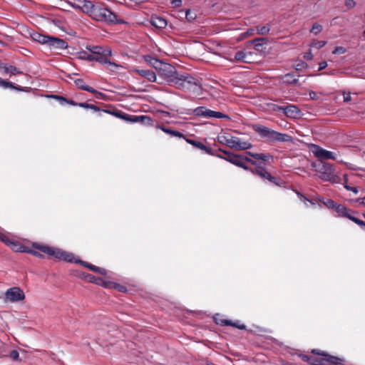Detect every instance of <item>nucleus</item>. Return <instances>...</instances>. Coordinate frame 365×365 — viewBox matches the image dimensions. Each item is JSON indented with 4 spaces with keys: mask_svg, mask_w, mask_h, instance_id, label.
Returning <instances> with one entry per match:
<instances>
[{
    "mask_svg": "<svg viewBox=\"0 0 365 365\" xmlns=\"http://www.w3.org/2000/svg\"><path fill=\"white\" fill-rule=\"evenodd\" d=\"M83 6L87 9L90 16L96 21H100L103 16V12H106V7L98 4H93L91 1H85Z\"/></svg>",
    "mask_w": 365,
    "mask_h": 365,
    "instance_id": "obj_13",
    "label": "nucleus"
},
{
    "mask_svg": "<svg viewBox=\"0 0 365 365\" xmlns=\"http://www.w3.org/2000/svg\"><path fill=\"white\" fill-rule=\"evenodd\" d=\"M302 146L303 147L301 148L302 150H304V148H308L309 149V150L308 151V154L311 155L310 151H312L316 157L320 159L319 160H322L324 159L336 160L334 153L333 152L324 150L314 144L302 143Z\"/></svg>",
    "mask_w": 365,
    "mask_h": 365,
    "instance_id": "obj_10",
    "label": "nucleus"
},
{
    "mask_svg": "<svg viewBox=\"0 0 365 365\" xmlns=\"http://www.w3.org/2000/svg\"><path fill=\"white\" fill-rule=\"evenodd\" d=\"M245 162H246V161H244V162L242 163V166H240V168H243L244 170H248V171H250V172H251V170H254V168H251L248 167L247 165H246Z\"/></svg>",
    "mask_w": 365,
    "mask_h": 365,
    "instance_id": "obj_55",
    "label": "nucleus"
},
{
    "mask_svg": "<svg viewBox=\"0 0 365 365\" xmlns=\"http://www.w3.org/2000/svg\"><path fill=\"white\" fill-rule=\"evenodd\" d=\"M249 43L250 44H252V46H263L264 44H267V39L265 38H255L254 40L249 41Z\"/></svg>",
    "mask_w": 365,
    "mask_h": 365,
    "instance_id": "obj_34",
    "label": "nucleus"
},
{
    "mask_svg": "<svg viewBox=\"0 0 365 365\" xmlns=\"http://www.w3.org/2000/svg\"><path fill=\"white\" fill-rule=\"evenodd\" d=\"M356 202H359L361 205H363L365 206V197H360L356 200Z\"/></svg>",
    "mask_w": 365,
    "mask_h": 365,
    "instance_id": "obj_58",
    "label": "nucleus"
},
{
    "mask_svg": "<svg viewBox=\"0 0 365 365\" xmlns=\"http://www.w3.org/2000/svg\"><path fill=\"white\" fill-rule=\"evenodd\" d=\"M322 202L326 207L333 209L334 210L337 205V203L331 199H326L325 200L322 201Z\"/></svg>",
    "mask_w": 365,
    "mask_h": 365,
    "instance_id": "obj_37",
    "label": "nucleus"
},
{
    "mask_svg": "<svg viewBox=\"0 0 365 365\" xmlns=\"http://www.w3.org/2000/svg\"><path fill=\"white\" fill-rule=\"evenodd\" d=\"M103 111L128 123H140L142 124H151L152 123L151 118L148 115H132L119 110H104Z\"/></svg>",
    "mask_w": 365,
    "mask_h": 365,
    "instance_id": "obj_6",
    "label": "nucleus"
},
{
    "mask_svg": "<svg viewBox=\"0 0 365 365\" xmlns=\"http://www.w3.org/2000/svg\"><path fill=\"white\" fill-rule=\"evenodd\" d=\"M0 87L3 88H14V85L9 82V81H6L4 79H2L1 78H0Z\"/></svg>",
    "mask_w": 365,
    "mask_h": 365,
    "instance_id": "obj_38",
    "label": "nucleus"
},
{
    "mask_svg": "<svg viewBox=\"0 0 365 365\" xmlns=\"http://www.w3.org/2000/svg\"><path fill=\"white\" fill-rule=\"evenodd\" d=\"M219 151L222 152L224 154L226 155V156L224 157V156L220 155H216V156H217V157H219L220 158H222V159L230 162V163H232V162L234 160V158L237 155L236 154H234V153H230L229 151H226V150H222L221 148L219 149Z\"/></svg>",
    "mask_w": 365,
    "mask_h": 365,
    "instance_id": "obj_29",
    "label": "nucleus"
},
{
    "mask_svg": "<svg viewBox=\"0 0 365 365\" xmlns=\"http://www.w3.org/2000/svg\"><path fill=\"white\" fill-rule=\"evenodd\" d=\"M90 105L91 104H89L88 103H79L78 104V106H79L81 108H89L91 107Z\"/></svg>",
    "mask_w": 365,
    "mask_h": 365,
    "instance_id": "obj_54",
    "label": "nucleus"
},
{
    "mask_svg": "<svg viewBox=\"0 0 365 365\" xmlns=\"http://www.w3.org/2000/svg\"><path fill=\"white\" fill-rule=\"evenodd\" d=\"M351 101V93H349L346 95L344 94V102H349Z\"/></svg>",
    "mask_w": 365,
    "mask_h": 365,
    "instance_id": "obj_53",
    "label": "nucleus"
},
{
    "mask_svg": "<svg viewBox=\"0 0 365 365\" xmlns=\"http://www.w3.org/2000/svg\"><path fill=\"white\" fill-rule=\"evenodd\" d=\"M297 195H298V200L303 202L306 206L309 205L308 203H309L311 205H315V203L312 200L307 198L304 195L301 194L299 192H298Z\"/></svg>",
    "mask_w": 365,
    "mask_h": 365,
    "instance_id": "obj_35",
    "label": "nucleus"
},
{
    "mask_svg": "<svg viewBox=\"0 0 365 365\" xmlns=\"http://www.w3.org/2000/svg\"><path fill=\"white\" fill-rule=\"evenodd\" d=\"M9 247L14 250V252H26L28 251L27 247L24 246L20 242L12 239L10 244H9Z\"/></svg>",
    "mask_w": 365,
    "mask_h": 365,
    "instance_id": "obj_24",
    "label": "nucleus"
},
{
    "mask_svg": "<svg viewBox=\"0 0 365 365\" xmlns=\"http://www.w3.org/2000/svg\"><path fill=\"white\" fill-rule=\"evenodd\" d=\"M284 113L290 118H296L297 107L295 106H289L284 108Z\"/></svg>",
    "mask_w": 365,
    "mask_h": 365,
    "instance_id": "obj_32",
    "label": "nucleus"
},
{
    "mask_svg": "<svg viewBox=\"0 0 365 365\" xmlns=\"http://www.w3.org/2000/svg\"><path fill=\"white\" fill-rule=\"evenodd\" d=\"M76 262L81 264L82 265H83L84 267L88 268L90 270H91V271H93L94 272H97V273H99V274H103V275L107 274V271L104 268L96 267V265H93L92 264H90L88 262H83V261H81V260L76 261Z\"/></svg>",
    "mask_w": 365,
    "mask_h": 365,
    "instance_id": "obj_22",
    "label": "nucleus"
},
{
    "mask_svg": "<svg viewBox=\"0 0 365 365\" xmlns=\"http://www.w3.org/2000/svg\"><path fill=\"white\" fill-rule=\"evenodd\" d=\"M312 353L315 356L300 354L298 356L312 365H346L344 359L332 356L326 351L313 349Z\"/></svg>",
    "mask_w": 365,
    "mask_h": 365,
    "instance_id": "obj_2",
    "label": "nucleus"
},
{
    "mask_svg": "<svg viewBox=\"0 0 365 365\" xmlns=\"http://www.w3.org/2000/svg\"><path fill=\"white\" fill-rule=\"evenodd\" d=\"M26 253H30L38 257H43V256L38 251L31 250L30 248H28V251L26 252Z\"/></svg>",
    "mask_w": 365,
    "mask_h": 365,
    "instance_id": "obj_45",
    "label": "nucleus"
},
{
    "mask_svg": "<svg viewBox=\"0 0 365 365\" xmlns=\"http://www.w3.org/2000/svg\"><path fill=\"white\" fill-rule=\"evenodd\" d=\"M194 147L196 148H198L201 150H203L205 153H206L209 155H215L211 148L206 146L205 145H204L203 143H202L199 141L195 142Z\"/></svg>",
    "mask_w": 365,
    "mask_h": 365,
    "instance_id": "obj_30",
    "label": "nucleus"
},
{
    "mask_svg": "<svg viewBox=\"0 0 365 365\" xmlns=\"http://www.w3.org/2000/svg\"><path fill=\"white\" fill-rule=\"evenodd\" d=\"M9 356H10L11 359H12L14 361H18L19 360V351L17 350H12L10 352Z\"/></svg>",
    "mask_w": 365,
    "mask_h": 365,
    "instance_id": "obj_42",
    "label": "nucleus"
},
{
    "mask_svg": "<svg viewBox=\"0 0 365 365\" xmlns=\"http://www.w3.org/2000/svg\"><path fill=\"white\" fill-rule=\"evenodd\" d=\"M355 2L354 0H346L345 2V5L349 8H352L355 6Z\"/></svg>",
    "mask_w": 365,
    "mask_h": 365,
    "instance_id": "obj_50",
    "label": "nucleus"
},
{
    "mask_svg": "<svg viewBox=\"0 0 365 365\" xmlns=\"http://www.w3.org/2000/svg\"><path fill=\"white\" fill-rule=\"evenodd\" d=\"M217 141L220 144L226 145L230 148L238 150H245L252 148V143L247 141H242L237 137H228L225 135H221L217 136Z\"/></svg>",
    "mask_w": 365,
    "mask_h": 365,
    "instance_id": "obj_5",
    "label": "nucleus"
},
{
    "mask_svg": "<svg viewBox=\"0 0 365 365\" xmlns=\"http://www.w3.org/2000/svg\"><path fill=\"white\" fill-rule=\"evenodd\" d=\"M346 51L345 47H336L335 49L332 51L333 54H341L344 53Z\"/></svg>",
    "mask_w": 365,
    "mask_h": 365,
    "instance_id": "obj_43",
    "label": "nucleus"
},
{
    "mask_svg": "<svg viewBox=\"0 0 365 365\" xmlns=\"http://www.w3.org/2000/svg\"><path fill=\"white\" fill-rule=\"evenodd\" d=\"M218 324H220L222 326H232L238 328L239 329H245L246 328V326L245 324L240 325L235 322H232L231 321L227 319H222Z\"/></svg>",
    "mask_w": 365,
    "mask_h": 365,
    "instance_id": "obj_31",
    "label": "nucleus"
},
{
    "mask_svg": "<svg viewBox=\"0 0 365 365\" xmlns=\"http://www.w3.org/2000/svg\"><path fill=\"white\" fill-rule=\"evenodd\" d=\"M184 139L186 140V142L187 143L192 145V146H194V145H195V143L196 142V140H192V139H190V138H187L186 137Z\"/></svg>",
    "mask_w": 365,
    "mask_h": 365,
    "instance_id": "obj_59",
    "label": "nucleus"
},
{
    "mask_svg": "<svg viewBox=\"0 0 365 365\" xmlns=\"http://www.w3.org/2000/svg\"><path fill=\"white\" fill-rule=\"evenodd\" d=\"M344 187L347 190H351L352 192H354V193L357 194L358 193V189L357 187H351L348 185H344Z\"/></svg>",
    "mask_w": 365,
    "mask_h": 365,
    "instance_id": "obj_49",
    "label": "nucleus"
},
{
    "mask_svg": "<svg viewBox=\"0 0 365 365\" xmlns=\"http://www.w3.org/2000/svg\"><path fill=\"white\" fill-rule=\"evenodd\" d=\"M159 128H160L164 133L173 136V137H177L180 138H185V136L180 132L178 130H175L173 129H170L169 128H166L163 125H159Z\"/></svg>",
    "mask_w": 365,
    "mask_h": 365,
    "instance_id": "obj_27",
    "label": "nucleus"
},
{
    "mask_svg": "<svg viewBox=\"0 0 365 365\" xmlns=\"http://www.w3.org/2000/svg\"><path fill=\"white\" fill-rule=\"evenodd\" d=\"M246 154L256 160H260L262 161H269L273 159V156L269 153H256L252 152H247Z\"/></svg>",
    "mask_w": 365,
    "mask_h": 365,
    "instance_id": "obj_26",
    "label": "nucleus"
},
{
    "mask_svg": "<svg viewBox=\"0 0 365 365\" xmlns=\"http://www.w3.org/2000/svg\"><path fill=\"white\" fill-rule=\"evenodd\" d=\"M30 36L34 41L41 44H46L47 46H68L63 39L43 35L38 32H32Z\"/></svg>",
    "mask_w": 365,
    "mask_h": 365,
    "instance_id": "obj_8",
    "label": "nucleus"
},
{
    "mask_svg": "<svg viewBox=\"0 0 365 365\" xmlns=\"http://www.w3.org/2000/svg\"><path fill=\"white\" fill-rule=\"evenodd\" d=\"M248 48L249 47H247L243 51H237L235 53V58L244 63H250L254 62L257 54L255 52L249 51Z\"/></svg>",
    "mask_w": 365,
    "mask_h": 365,
    "instance_id": "obj_16",
    "label": "nucleus"
},
{
    "mask_svg": "<svg viewBox=\"0 0 365 365\" xmlns=\"http://www.w3.org/2000/svg\"><path fill=\"white\" fill-rule=\"evenodd\" d=\"M11 89H14L19 91H25V89L21 86H14V88H11Z\"/></svg>",
    "mask_w": 365,
    "mask_h": 365,
    "instance_id": "obj_62",
    "label": "nucleus"
},
{
    "mask_svg": "<svg viewBox=\"0 0 365 365\" xmlns=\"http://www.w3.org/2000/svg\"><path fill=\"white\" fill-rule=\"evenodd\" d=\"M135 73L140 76L148 79L150 82H155L157 77L155 73L152 70L148 69H136Z\"/></svg>",
    "mask_w": 365,
    "mask_h": 365,
    "instance_id": "obj_18",
    "label": "nucleus"
},
{
    "mask_svg": "<svg viewBox=\"0 0 365 365\" xmlns=\"http://www.w3.org/2000/svg\"><path fill=\"white\" fill-rule=\"evenodd\" d=\"M175 85L180 89L190 91L194 90L195 87L198 86L199 81L197 78L189 74L180 73Z\"/></svg>",
    "mask_w": 365,
    "mask_h": 365,
    "instance_id": "obj_9",
    "label": "nucleus"
},
{
    "mask_svg": "<svg viewBox=\"0 0 365 365\" xmlns=\"http://www.w3.org/2000/svg\"><path fill=\"white\" fill-rule=\"evenodd\" d=\"M74 83L76 84V86L81 90H83V91H88V92H90L91 93H93V94H99V95H102L101 93L97 91L96 90H95L93 88L86 85L84 82V81L81 78H78V79H76L74 81Z\"/></svg>",
    "mask_w": 365,
    "mask_h": 365,
    "instance_id": "obj_20",
    "label": "nucleus"
},
{
    "mask_svg": "<svg viewBox=\"0 0 365 365\" xmlns=\"http://www.w3.org/2000/svg\"><path fill=\"white\" fill-rule=\"evenodd\" d=\"M343 180H344V185H346L347 182H348V175L346 174L343 175Z\"/></svg>",
    "mask_w": 365,
    "mask_h": 365,
    "instance_id": "obj_64",
    "label": "nucleus"
},
{
    "mask_svg": "<svg viewBox=\"0 0 365 365\" xmlns=\"http://www.w3.org/2000/svg\"><path fill=\"white\" fill-rule=\"evenodd\" d=\"M309 96H310V98H311L312 99H316V98H317V93H316L315 92H314V91H311V92L309 93Z\"/></svg>",
    "mask_w": 365,
    "mask_h": 365,
    "instance_id": "obj_61",
    "label": "nucleus"
},
{
    "mask_svg": "<svg viewBox=\"0 0 365 365\" xmlns=\"http://www.w3.org/2000/svg\"><path fill=\"white\" fill-rule=\"evenodd\" d=\"M253 130L262 138L270 142H286L289 139L287 134H282L262 125H253Z\"/></svg>",
    "mask_w": 365,
    "mask_h": 365,
    "instance_id": "obj_4",
    "label": "nucleus"
},
{
    "mask_svg": "<svg viewBox=\"0 0 365 365\" xmlns=\"http://www.w3.org/2000/svg\"><path fill=\"white\" fill-rule=\"evenodd\" d=\"M283 81L287 83H293L297 81V79L292 74H287L283 78Z\"/></svg>",
    "mask_w": 365,
    "mask_h": 365,
    "instance_id": "obj_40",
    "label": "nucleus"
},
{
    "mask_svg": "<svg viewBox=\"0 0 365 365\" xmlns=\"http://www.w3.org/2000/svg\"><path fill=\"white\" fill-rule=\"evenodd\" d=\"M90 106H91V107L89 108V109H91V110H93L94 111H96V112L97 111H100V108L98 106H95L93 104H91Z\"/></svg>",
    "mask_w": 365,
    "mask_h": 365,
    "instance_id": "obj_60",
    "label": "nucleus"
},
{
    "mask_svg": "<svg viewBox=\"0 0 365 365\" xmlns=\"http://www.w3.org/2000/svg\"><path fill=\"white\" fill-rule=\"evenodd\" d=\"M313 56L311 52H307L304 53V58L307 60H311Z\"/></svg>",
    "mask_w": 365,
    "mask_h": 365,
    "instance_id": "obj_56",
    "label": "nucleus"
},
{
    "mask_svg": "<svg viewBox=\"0 0 365 365\" xmlns=\"http://www.w3.org/2000/svg\"><path fill=\"white\" fill-rule=\"evenodd\" d=\"M244 161L250 163L252 165H256L257 164V161L256 160H254L248 158L247 156L242 155H237L235 156V158H234V160H233L232 164H233V165H235L236 166L240 167V166H242V163Z\"/></svg>",
    "mask_w": 365,
    "mask_h": 365,
    "instance_id": "obj_23",
    "label": "nucleus"
},
{
    "mask_svg": "<svg viewBox=\"0 0 365 365\" xmlns=\"http://www.w3.org/2000/svg\"><path fill=\"white\" fill-rule=\"evenodd\" d=\"M172 4L174 5V6L179 7L182 4V0H173Z\"/></svg>",
    "mask_w": 365,
    "mask_h": 365,
    "instance_id": "obj_52",
    "label": "nucleus"
},
{
    "mask_svg": "<svg viewBox=\"0 0 365 365\" xmlns=\"http://www.w3.org/2000/svg\"><path fill=\"white\" fill-rule=\"evenodd\" d=\"M254 29H249L246 32H244L242 33L241 35H240V38H247V36L252 35L253 33H254Z\"/></svg>",
    "mask_w": 365,
    "mask_h": 365,
    "instance_id": "obj_47",
    "label": "nucleus"
},
{
    "mask_svg": "<svg viewBox=\"0 0 365 365\" xmlns=\"http://www.w3.org/2000/svg\"><path fill=\"white\" fill-rule=\"evenodd\" d=\"M334 211L338 214L339 216L346 217L354 222V220H357V217H355L354 215H357L358 212L351 210L344 205L337 204Z\"/></svg>",
    "mask_w": 365,
    "mask_h": 365,
    "instance_id": "obj_15",
    "label": "nucleus"
},
{
    "mask_svg": "<svg viewBox=\"0 0 365 365\" xmlns=\"http://www.w3.org/2000/svg\"><path fill=\"white\" fill-rule=\"evenodd\" d=\"M59 50H66L68 47H54ZM73 51H76L78 58L89 61H96L101 63H111L109 58L112 55V51L110 47H86L88 52L81 51V47H70Z\"/></svg>",
    "mask_w": 365,
    "mask_h": 365,
    "instance_id": "obj_1",
    "label": "nucleus"
},
{
    "mask_svg": "<svg viewBox=\"0 0 365 365\" xmlns=\"http://www.w3.org/2000/svg\"><path fill=\"white\" fill-rule=\"evenodd\" d=\"M53 98L57 99L61 105H63V103H66V101H68V99L61 96L54 95Z\"/></svg>",
    "mask_w": 365,
    "mask_h": 365,
    "instance_id": "obj_44",
    "label": "nucleus"
},
{
    "mask_svg": "<svg viewBox=\"0 0 365 365\" xmlns=\"http://www.w3.org/2000/svg\"><path fill=\"white\" fill-rule=\"evenodd\" d=\"M151 24L156 28L164 29L167 26V21L163 17L153 16L151 17Z\"/></svg>",
    "mask_w": 365,
    "mask_h": 365,
    "instance_id": "obj_25",
    "label": "nucleus"
},
{
    "mask_svg": "<svg viewBox=\"0 0 365 365\" xmlns=\"http://www.w3.org/2000/svg\"><path fill=\"white\" fill-rule=\"evenodd\" d=\"M255 168L254 170H251V173L254 175L259 176L264 180H269L271 183L274 185H278L277 178L272 176L265 168L264 163H258L257 161V164L254 165Z\"/></svg>",
    "mask_w": 365,
    "mask_h": 365,
    "instance_id": "obj_11",
    "label": "nucleus"
},
{
    "mask_svg": "<svg viewBox=\"0 0 365 365\" xmlns=\"http://www.w3.org/2000/svg\"><path fill=\"white\" fill-rule=\"evenodd\" d=\"M66 103L69 104V105H71V106H78V104L79 103H76L75 101H73V100H68L66 101Z\"/></svg>",
    "mask_w": 365,
    "mask_h": 365,
    "instance_id": "obj_57",
    "label": "nucleus"
},
{
    "mask_svg": "<svg viewBox=\"0 0 365 365\" xmlns=\"http://www.w3.org/2000/svg\"><path fill=\"white\" fill-rule=\"evenodd\" d=\"M105 11L106 12H103V16H102L99 21H105L107 23H123V21H118L117 19L116 14L112 12L106 7L105 8Z\"/></svg>",
    "mask_w": 365,
    "mask_h": 365,
    "instance_id": "obj_17",
    "label": "nucleus"
},
{
    "mask_svg": "<svg viewBox=\"0 0 365 365\" xmlns=\"http://www.w3.org/2000/svg\"><path fill=\"white\" fill-rule=\"evenodd\" d=\"M33 247L44 254H46L49 257H53L58 260H63L68 262L74 261V256L72 253L65 252L59 248L50 247L46 245H38L34 243Z\"/></svg>",
    "mask_w": 365,
    "mask_h": 365,
    "instance_id": "obj_3",
    "label": "nucleus"
},
{
    "mask_svg": "<svg viewBox=\"0 0 365 365\" xmlns=\"http://www.w3.org/2000/svg\"><path fill=\"white\" fill-rule=\"evenodd\" d=\"M257 34L264 35V34L269 33V31H270V26H269V25L267 24V25L263 26L262 27H257Z\"/></svg>",
    "mask_w": 365,
    "mask_h": 365,
    "instance_id": "obj_39",
    "label": "nucleus"
},
{
    "mask_svg": "<svg viewBox=\"0 0 365 365\" xmlns=\"http://www.w3.org/2000/svg\"><path fill=\"white\" fill-rule=\"evenodd\" d=\"M254 29H249L246 32H244L242 33L241 35H240V38H247V36L252 35L253 33H254Z\"/></svg>",
    "mask_w": 365,
    "mask_h": 365,
    "instance_id": "obj_46",
    "label": "nucleus"
},
{
    "mask_svg": "<svg viewBox=\"0 0 365 365\" xmlns=\"http://www.w3.org/2000/svg\"><path fill=\"white\" fill-rule=\"evenodd\" d=\"M0 69H2L4 73H9L11 75L22 74L23 71L16 67L10 64L4 63L0 62Z\"/></svg>",
    "mask_w": 365,
    "mask_h": 365,
    "instance_id": "obj_21",
    "label": "nucleus"
},
{
    "mask_svg": "<svg viewBox=\"0 0 365 365\" xmlns=\"http://www.w3.org/2000/svg\"><path fill=\"white\" fill-rule=\"evenodd\" d=\"M322 29V26L320 24H314L312 26V29H311L310 31H311L312 33L314 34H319V33H320V32H321Z\"/></svg>",
    "mask_w": 365,
    "mask_h": 365,
    "instance_id": "obj_41",
    "label": "nucleus"
},
{
    "mask_svg": "<svg viewBox=\"0 0 365 365\" xmlns=\"http://www.w3.org/2000/svg\"><path fill=\"white\" fill-rule=\"evenodd\" d=\"M315 170L319 173V177L324 180L329 182H335L336 175H334V170L330 163L324 162L323 160H318L313 163Z\"/></svg>",
    "mask_w": 365,
    "mask_h": 365,
    "instance_id": "obj_7",
    "label": "nucleus"
},
{
    "mask_svg": "<svg viewBox=\"0 0 365 365\" xmlns=\"http://www.w3.org/2000/svg\"><path fill=\"white\" fill-rule=\"evenodd\" d=\"M207 118H228V116L221 112L214 111L210 109H207V112H206Z\"/></svg>",
    "mask_w": 365,
    "mask_h": 365,
    "instance_id": "obj_28",
    "label": "nucleus"
},
{
    "mask_svg": "<svg viewBox=\"0 0 365 365\" xmlns=\"http://www.w3.org/2000/svg\"><path fill=\"white\" fill-rule=\"evenodd\" d=\"M206 112L207 109L205 107L200 106L193 110V113L197 116H202L207 118Z\"/></svg>",
    "mask_w": 365,
    "mask_h": 365,
    "instance_id": "obj_33",
    "label": "nucleus"
},
{
    "mask_svg": "<svg viewBox=\"0 0 365 365\" xmlns=\"http://www.w3.org/2000/svg\"><path fill=\"white\" fill-rule=\"evenodd\" d=\"M327 66V61H324L321 63H319V68H318V71H322L323 69H324Z\"/></svg>",
    "mask_w": 365,
    "mask_h": 365,
    "instance_id": "obj_51",
    "label": "nucleus"
},
{
    "mask_svg": "<svg viewBox=\"0 0 365 365\" xmlns=\"http://www.w3.org/2000/svg\"><path fill=\"white\" fill-rule=\"evenodd\" d=\"M22 51H21V53L24 55H27V52H29L28 49L26 48V47H20Z\"/></svg>",
    "mask_w": 365,
    "mask_h": 365,
    "instance_id": "obj_63",
    "label": "nucleus"
},
{
    "mask_svg": "<svg viewBox=\"0 0 365 365\" xmlns=\"http://www.w3.org/2000/svg\"><path fill=\"white\" fill-rule=\"evenodd\" d=\"M113 287L121 292H125L127 290L125 287L118 284H114Z\"/></svg>",
    "mask_w": 365,
    "mask_h": 365,
    "instance_id": "obj_48",
    "label": "nucleus"
},
{
    "mask_svg": "<svg viewBox=\"0 0 365 365\" xmlns=\"http://www.w3.org/2000/svg\"><path fill=\"white\" fill-rule=\"evenodd\" d=\"M143 58L147 63L152 66L158 71L160 68L161 66H163V62L162 61L151 55H144Z\"/></svg>",
    "mask_w": 365,
    "mask_h": 365,
    "instance_id": "obj_19",
    "label": "nucleus"
},
{
    "mask_svg": "<svg viewBox=\"0 0 365 365\" xmlns=\"http://www.w3.org/2000/svg\"><path fill=\"white\" fill-rule=\"evenodd\" d=\"M5 298L9 302H16L24 300L25 294L19 287H14L6 291Z\"/></svg>",
    "mask_w": 365,
    "mask_h": 365,
    "instance_id": "obj_14",
    "label": "nucleus"
},
{
    "mask_svg": "<svg viewBox=\"0 0 365 365\" xmlns=\"http://www.w3.org/2000/svg\"><path fill=\"white\" fill-rule=\"evenodd\" d=\"M12 239H11L7 234L0 232V241L4 242L6 245L9 246Z\"/></svg>",
    "mask_w": 365,
    "mask_h": 365,
    "instance_id": "obj_36",
    "label": "nucleus"
},
{
    "mask_svg": "<svg viewBox=\"0 0 365 365\" xmlns=\"http://www.w3.org/2000/svg\"><path fill=\"white\" fill-rule=\"evenodd\" d=\"M159 73L168 81L175 84L180 73L171 65L163 63L158 70Z\"/></svg>",
    "mask_w": 365,
    "mask_h": 365,
    "instance_id": "obj_12",
    "label": "nucleus"
}]
</instances>
